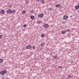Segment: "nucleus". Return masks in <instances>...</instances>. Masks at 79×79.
<instances>
[{"mask_svg": "<svg viewBox=\"0 0 79 79\" xmlns=\"http://www.w3.org/2000/svg\"><path fill=\"white\" fill-rule=\"evenodd\" d=\"M41 37H45V34H42L41 35Z\"/></svg>", "mask_w": 79, "mask_h": 79, "instance_id": "dca6fc26", "label": "nucleus"}, {"mask_svg": "<svg viewBox=\"0 0 79 79\" xmlns=\"http://www.w3.org/2000/svg\"><path fill=\"white\" fill-rule=\"evenodd\" d=\"M49 10L50 11H52V10H53V8H50L49 9Z\"/></svg>", "mask_w": 79, "mask_h": 79, "instance_id": "393cba45", "label": "nucleus"}, {"mask_svg": "<svg viewBox=\"0 0 79 79\" xmlns=\"http://www.w3.org/2000/svg\"><path fill=\"white\" fill-rule=\"evenodd\" d=\"M63 19L66 20V19H68V17L66 15H64L63 17Z\"/></svg>", "mask_w": 79, "mask_h": 79, "instance_id": "0eeeda50", "label": "nucleus"}, {"mask_svg": "<svg viewBox=\"0 0 79 79\" xmlns=\"http://www.w3.org/2000/svg\"><path fill=\"white\" fill-rule=\"evenodd\" d=\"M68 78L69 79H71V76L68 75Z\"/></svg>", "mask_w": 79, "mask_h": 79, "instance_id": "2eb2a0df", "label": "nucleus"}, {"mask_svg": "<svg viewBox=\"0 0 79 79\" xmlns=\"http://www.w3.org/2000/svg\"><path fill=\"white\" fill-rule=\"evenodd\" d=\"M44 44H45V43H42L41 44V46H42V47H43V46H44Z\"/></svg>", "mask_w": 79, "mask_h": 79, "instance_id": "4468645a", "label": "nucleus"}, {"mask_svg": "<svg viewBox=\"0 0 79 79\" xmlns=\"http://www.w3.org/2000/svg\"><path fill=\"white\" fill-rule=\"evenodd\" d=\"M7 13L10 14V13H12V10L10 9L7 11Z\"/></svg>", "mask_w": 79, "mask_h": 79, "instance_id": "20e7f679", "label": "nucleus"}, {"mask_svg": "<svg viewBox=\"0 0 79 79\" xmlns=\"http://www.w3.org/2000/svg\"><path fill=\"white\" fill-rule=\"evenodd\" d=\"M43 16H44V15L42 14H40L38 16V17H39V18H42V17H43Z\"/></svg>", "mask_w": 79, "mask_h": 79, "instance_id": "39448f33", "label": "nucleus"}, {"mask_svg": "<svg viewBox=\"0 0 79 79\" xmlns=\"http://www.w3.org/2000/svg\"><path fill=\"white\" fill-rule=\"evenodd\" d=\"M36 1H39L40 0H36Z\"/></svg>", "mask_w": 79, "mask_h": 79, "instance_id": "c85d7f7f", "label": "nucleus"}, {"mask_svg": "<svg viewBox=\"0 0 79 79\" xmlns=\"http://www.w3.org/2000/svg\"><path fill=\"white\" fill-rule=\"evenodd\" d=\"M35 57V55H34V57Z\"/></svg>", "mask_w": 79, "mask_h": 79, "instance_id": "7c9ffc66", "label": "nucleus"}, {"mask_svg": "<svg viewBox=\"0 0 79 79\" xmlns=\"http://www.w3.org/2000/svg\"><path fill=\"white\" fill-rule=\"evenodd\" d=\"M78 13H79V10H78Z\"/></svg>", "mask_w": 79, "mask_h": 79, "instance_id": "2f4dec72", "label": "nucleus"}, {"mask_svg": "<svg viewBox=\"0 0 79 79\" xmlns=\"http://www.w3.org/2000/svg\"><path fill=\"white\" fill-rule=\"evenodd\" d=\"M32 48L33 49H35V47L34 46H33V47H32Z\"/></svg>", "mask_w": 79, "mask_h": 79, "instance_id": "5701e85b", "label": "nucleus"}, {"mask_svg": "<svg viewBox=\"0 0 79 79\" xmlns=\"http://www.w3.org/2000/svg\"><path fill=\"white\" fill-rule=\"evenodd\" d=\"M6 73V70H4L3 71H1L0 72V74L1 75H4L5 73Z\"/></svg>", "mask_w": 79, "mask_h": 79, "instance_id": "f257e3e1", "label": "nucleus"}, {"mask_svg": "<svg viewBox=\"0 0 79 79\" xmlns=\"http://www.w3.org/2000/svg\"><path fill=\"white\" fill-rule=\"evenodd\" d=\"M2 79H4V78H2Z\"/></svg>", "mask_w": 79, "mask_h": 79, "instance_id": "473e14b6", "label": "nucleus"}, {"mask_svg": "<svg viewBox=\"0 0 79 79\" xmlns=\"http://www.w3.org/2000/svg\"><path fill=\"white\" fill-rule=\"evenodd\" d=\"M59 68L60 69H62V66H59Z\"/></svg>", "mask_w": 79, "mask_h": 79, "instance_id": "b1692460", "label": "nucleus"}, {"mask_svg": "<svg viewBox=\"0 0 79 79\" xmlns=\"http://www.w3.org/2000/svg\"><path fill=\"white\" fill-rule=\"evenodd\" d=\"M32 47L30 45H28L27 46L26 48L27 49H31V48Z\"/></svg>", "mask_w": 79, "mask_h": 79, "instance_id": "7ed1b4c3", "label": "nucleus"}, {"mask_svg": "<svg viewBox=\"0 0 79 79\" xmlns=\"http://www.w3.org/2000/svg\"><path fill=\"white\" fill-rule=\"evenodd\" d=\"M12 7V6L11 5L9 6V8H11Z\"/></svg>", "mask_w": 79, "mask_h": 79, "instance_id": "bb28decb", "label": "nucleus"}, {"mask_svg": "<svg viewBox=\"0 0 79 79\" xmlns=\"http://www.w3.org/2000/svg\"><path fill=\"white\" fill-rule=\"evenodd\" d=\"M26 26H27L26 24H24L23 25V27H26Z\"/></svg>", "mask_w": 79, "mask_h": 79, "instance_id": "4be33fe9", "label": "nucleus"}, {"mask_svg": "<svg viewBox=\"0 0 79 79\" xmlns=\"http://www.w3.org/2000/svg\"><path fill=\"white\" fill-rule=\"evenodd\" d=\"M53 58L54 59H56V58H58V56H54Z\"/></svg>", "mask_w": 79, "mask_h": 79, "instance_id": "aec40b11", "label": "nucleus"}, {"mask_svg": "<svg viewBox=\"0 0 79 79\" xmlns=\"http://www.w3.org/2000/svg\"><path fill=\"white\" fill-rule=\"evenodd\" d=\"M44 2H45V1H44V0H41L40 1L41 3H44Z\"/></svg>", "mask_w": 79, "mask_h": 79, "instance_id": "9d476101", "label": "nucleus"}, {"mask_svg": "<svg viewBox=\"0 0 79 79\" xmlns=\"http://www.w3.org/2000/svg\"><path fill=\"white\" fill-rule=\"evenodd\" d=\"M44 28H47L48 27V25L47 24H45L44 25Z\"/></svg>", "mask_w": 79, "mask_h": 79, "instance_id": "f03ea898", "label": "nucleus"}, {"mask_svg": "<svg viewBox=\"0 0 79 79\" xmlns=\"http://www.w3.org/2000/svg\"><path fill=\"white\" fill-rule=\"evenodd\" d=\"M31 12L32 13H33L34 12V11H31Z\"/></svg>", "mask_w": 79, "mask_h": 79, "instance_id": "cd10ccee", "label": "nucleus"}, {"mask_svg": "<svg viewBox=\"0 0 79 79\" xmlns=\"http://www.w3.org/2000/svg\"><path fill=\"white\" fill-rule=\"evenodd\" d=\"M26 12L25 10H23L22 11V14L23 15H25V14H26Z\"/></svg>", "mask_w": 79, "mask_h": 79, "instance_id": "f8f14e48", "label": "nucleus"}, {"mask_svg": "<svg viewBox=\"0 0 79 79\" xmlns=\"http://www.w3.org/2000/svg\"><path fill=\"white\" fill-rule=\"evenodd\" d=\"M56 7H57V8H60L61 7V5L59 4H57L55 6Z\"/></svg>", "mask_w": 79, "mask_h": 79, "instance_id": "6e6552de", "label": "nucleus"}, {"mask_svg": "<svg viewBox=\"0 0 79 79\" xmlns=\"http://www.w3.org/2000/svg\"><path fill=\"white\" fill-rule=\"evenodd\" d=\"M42 21H38L37 22V24H41V23H42Z\"/></svg>", "mask_w": 79, "mask_h": 79, "instance_id": "1a4fd4ad", "label": "nucleus"}, {"mask_svg": "<svg viewBox=\"0 0 79 79\" xmlns=\"http://www.w3.org/2000/svg\"><path fill=\"white\" fill-rule=\"evenodd\" d=\"M5 13V10H1L0 12V14H3Z\"/></svg>", "mask_w": 79, "mask_h": 79, "instance_id": "423d86ee", "label": "nucleus"}, {"mask_svg": "<svg viewBox=\"0 0 79 79\" xmlns=\"http://www.w3.org/2000/svg\"><path fill=\"white\" fill-rule=\"evenodd\" d=\"M15 12H16V10L14 9L12 11V13H15Z\"/></svg>", "mask_w": 79, "mask_h": 79, "instance_id": "f3484780", "label": "nucleus"}, {"mask_svg": "<svg viewBox=\"0 0 79 79\" xmlns=\"http://www.w3.org/2000/svg\"><path fill=\"white\" fill-rule=\"evenodd\" d=\"M3 62V60L2 59H0V63Z\"/></svg>", "mask_w": 79, "mask_h": 79, "instance_id": "412c9836", "label": "nucleus"}, {"mask_svg": "<svg viewBox=\"0 0 79 79\" xmlns=\"http://www.w3.org/2000/svg\"><path fill=\"white\" fill-rule=\"evenodd\" d=\"M71 18H72V17H73V16H71Z\"/></svg>", "mask_w": 79, "mask_h": 79, "instance_id": "c756f323", "label": "nucleus"}, {"mask_svg": "<svg viewBox=\"0 0 79 79\" xmlns=\"http://www.w3.org/2000/svg\"><path fill=\"white\" fill-rule=\"evenodd\" d=\"M70 31L69 30V29H67L65 31L66 32H69V31Z\"/></svg>", "mask_w": 79, "mask_h": 79, "instance_id": "a211bd4d", "label": "nucleus"}, {"mask_svg": "<svg viewBox=\"0 0 79 79\" xmlns=\"http://www.w3.org/2000/svg\"><path fill=\"white\" fill-rule=\"evenodd\" d=\"M30 18H31V19H34L35 18V17L34 16H31L30 17Z\"/></svg>", "mask_w": 79, "mask_h": 79, "instance_id": "9b49d317", "label": "nucleus"}, {"mask_svg": "<svg viewBox=\"0 0 79 79\" xmlns=\"http://www.w3.org/2000/svg\"><path fill=\"white\" fill-rule=\"evenodd\" d=\"M66 32L65 31H63L62 32V34H65V33Z\"/></svg>", "mask_w": 79, "mask_h": 79, "instance_id": "ddd939ff", "label": "nucleus"}, {"mask_svg": "<svg viewBox=\"0 0 79 79\" xmlns=\"http://www.w3.org/2000/svg\"><path fill=\"white\" fill-rule=\"evenodd\" d=\"M75 8L76 9H78V8H79V6H75Z\"/></svg>", "mask_w": 79, "mask_h": 79, "instance_id": "6ab92c4d", "label": "nucleus"}, {"mask_svg": "<svg viewBox=\"0 0 79 79\" xmlns=\"http://www.w3.org/2000/svg\"><path fill=\"white\" fill-rule=\"evenodd\" d=\"M2 37V35H0V39H1Z\"/></svg>", "mask_w": 79, "mask_h": 79, "instance_id": "a878e982", "label": "nucleus"}]
</instances>
